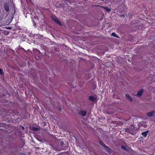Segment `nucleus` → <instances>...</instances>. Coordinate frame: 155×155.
Listing matches in <instances>:
<instances>
[{"mask_svg":"<svg viewBox=\"0 0 155 155\" xmlns=\"http://www.w3.org/2000/svg\"><path fill=\"white\" fill-rule=\"evenodd\" d=\"M111 35L115 37H118L117 35L114 32L112 33Z\"/></svg>","mask_w":155,"mask_h":155,"instance_id":"nucleus-11","label":"nucleus"},{"mask_svg":"<svg viewBox=\"0 0 155 155\" xmlns=\"http://www.w3.org/2000/svg\"><path fill=\"white\" fill-rule=\"evenodd\" d=\"M154 113H155V112H154V111L150 112L147 113V115L149 117H152L153 115L154 114Z\"/></svg>","mask_w":155,"mask_h":155,"instance_id":"nucleus-6","label":"nucleus"},{"mask_svg":"<svg viewBox=\"0 0 155 155\" xmlns=\"http://www.w3.org/2000/svg\"><path fill=\"white\" fill-rule=\"evenodd\" d=\"M33 129L34 130H38V128H36V127H33Z\"/></svg>","mask_w":155,"mask_h":155,"instance_id":"nucleus-12","label":"nucleus"},{"mask_svg":"<svg viewBox=\"0 0 155 155\" xmlns=\"http://www.w3.org/2000/svg\"><path fill=\"white\" fill-rule=\"evenodd\" d=\"M125 97L127 99L129 100L130 101H133L132 98L130 96V95L127 94H126Z\"/></svg>","mask_w":155,"mask_h":155,"instance_id":"nucleus-5","label":"nucleus"},{"mask_svg":"<svg viewBox=\"0 0 155 155\" xmlns=\"http://www.w3.org/2000/svg\"><path fill=\"white\" fill-rule=\"evenodd\" d=\"M34 18L35 19H38V18L37 16H35Z\"/></svg>","mask_w":155,"mask_h":155,"instance_id":"nucleus-15","label":"nucleus"},{"mask_svg":"<svg viewBox=\"0 0 155 155\" xmlns=\"http://www.w3.org/2000/svg\"><path fill=\"white\" fill-rule=\"evenodd\" d=\"M79 113L80 114L83 116H84L86 115L87 112L86 111L84 110H81L79 111Z\"/></svg>","mask_w":155,"mask_h":155,"instance_id":"nucleus-3","label":"nucleus"},{"mask_svg":"<svg viewBox=\"0 0 155 155\" xmlns=\"http://www.w3.org/2000/svg\"><path fill=\"white\" fill-rule=\"evenodd\" d=\"M22 127L23 128V129L24 128V127Z\"/></svg>","mask_w":155,"mask_h":155,"instance_id":"nucleus-18","label":"nucleus"},{"mask_svg":"<svg viewBox=\"0 0 155 155\" xmlns=\"http://www.w3.org/2000/svg\"><path fill=\"white\" fill-rule=\"evenodd\" d=\"M100 144L102 145L103 147H104L106 151L110 153L111 152V150L105 144L103 143L101 141L99 142Z\"/></svg>","mask_w":155,"mask_h":155,"instance_id":"nucleus-1","label":"nucleus"},{"mask_svg":"<svg viewBox=\"0 0 155 155\" xmlns=\"http://www.w3.org/2000/svg\"><path fill=\"white\" fill-rule=\"evenodd\" d=\"M3 74V72L2 70L0 69V74Z\"/></svg>","mask_w":155,"mask_h":155,"instance_id":"nucleus-14","label":"nucleus"},{"mask_svg":"<svg viewBox=\"0 0 155 155\" xmlns=\"http://www.w3.org/2000/svg\"><path fill=\"white\" fill-rule=\"evenodd\" d=\"M148 132L147 131L143 132L142 133V135L144 137H146L147 135Z\"/></svg>","mask_w":155,"mask_h":155,"instance_id":"nucleus-8","label":"nucleus"},{"mask_svg":"<svg viewBox=\"0 0 155 155\" xmlns=\"http://www.w3.org/2000/svg\"><path fill=\"white\" fill-rule=\"evenodd\" d=\"M144 91V90L143 89H141L140 90H139L137 92V95L139 97L141 96L143 92Z\"/></svg>","mask_w":155,"mask_h":155,"instance_id":"nucleus-4","label":"nucleus"},{"mask_svg":"<svg viewBox=\"0 0 155 155\" xmlns=\"http://www.w3.org/2000/svg\"><path fill=\"white\" fill-rule=\"evenodd\" d=\"M89 99L91 101H94V97L91 96L89 97Z\"/></svg>","mask_w":155,"mask_h":155,"instance_id":"nucleus-10","label":"nucleus"},{"mask_svg":"<svg viewBox=\"0 0 155 155\" xmlns=\"http://www.w3.org/2000/svg\"><path fill=\"white\" fill-rule=\"evenodd\" d=\"M51 19L53 20L54 21H55L58 25H61V23L59 21V20L54 15H51Z\"/></svg>","mask_w":155,"mask_h":155,"instance_id":"nucleus-2","label":"nucleus"},{"mask_svg":"<svg viewBox=\"0 0 155 155\" xmlns=\"http://www.w3.org/2000/svg\"><path fill=\"white\" fill-rule=\"evenodd\" d=\"M102 7L104 9V10L106 11L109 12L110 11V9L107 7Z\"/></svg>","mask_w":155,"mask_h":155,"instance_id":"nucleus-9","label":"nucleus"},{"mask_svg":"<svg viewBox=\"0 0 155 155\" xmlns=\"http://www.w3.org/2000/svg\"><path fill=\"white\" fill-rule=\"evenodd\" d=\"M59 110L60 111H61V108H59Z\"/></svg>","mask_w":155,"mask_h":155,"instance_id":"nucleus-16","label":"nucleus"},{"mask_svg":"<svg viewBox=\"0 0 155 155\" xmlns=\"http://www.w3.org/2000/svg\"><path fill=\"white\" fill-rule=\"evenodd\" d=\"M39 52H40V51H39L38 50H37Z\"/></svg>","mask_w":155,"mask_h":155,"instance_id":"nucleus-17","label":"nucleus"},{"mask_svg":"<svg viewBox=\"0 0 155 155\" xmlns=\"http://www.w3.org/2000/svg\"><path fill=\"white\" fill-rule=\"evenodd\" d=\"M104 0H102V1H103Z\"/></svg>","mask_w":155,"mask_h":155,"instance_id":"nucleus-19","label":"nucleus"},{"mask_svg":"<svg viewBox=\"0 0 155 155\" xmlns=\"http://www.w3.org/2000/svg\"><path fill=\"white\" fill-rule=\"evenodd\" d=\"M5 8L6 12H8L9 11V7L8 6L7 4H5L4 5Z\"/></svg>","mask_w":155,"mask_h":155,"instance_id":"nucleus-7","label":"nucleus"},{"mask_svg":"<svg viewBox=\"0 0 155 155\" xmlns=\"http://www.w3.org/2000/svg\"><path fill=\"white\" fill-rule=\"evenodd\" d=\"M121 148L122 149H124V150H125L126 149V147H125L124 146H122Z\"/></svg>","mask_w":155,"mask_h":155,"instance_id":"nucleus-13","label":"nucleus"}]
</instances>
